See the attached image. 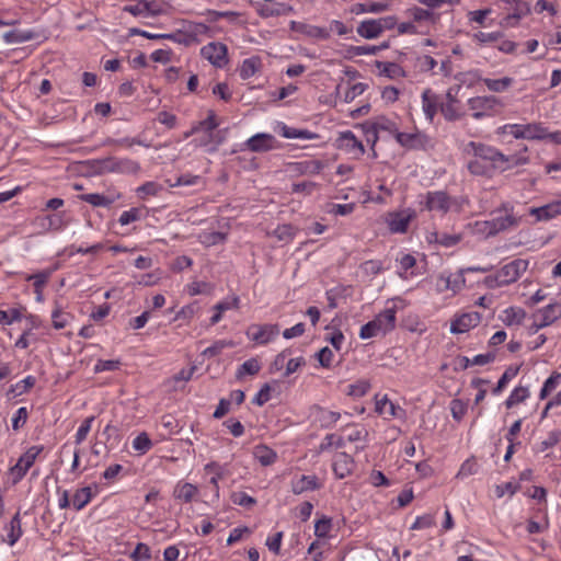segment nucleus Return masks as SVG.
I'll use <instances>...</instances> for the list:
<instances>
[{
    "instance_id": "46",
    "label": "nucleus",
    "mask_w": 561,
    "mask_h": 561,
    "mask_svg": "<svg viewBox=\"0 0 561 561\" xmlns=\"http://www.w3.org/2000/svg\"><path fill=\"white\" fill-rule=\"evenodd\" d=\"M468 170L473 175H490L495 169L485 161L473 159L468 162Z\"/></svg>"
},
{
    "instance_id": "39",
    "label": "nucleus",
    "mask_w": 561,
    "mask_h": 561,
    "mask_svg": "<svg viewBox=\"0 0 561 561\" xmlns=\"http://www.w3.org/2000/svg\"><path fill=\"white\" fill-rule=\"evenodd\" d=\"M389 8L388 2H368V3H357L353 10L356 14L360 13H381L387 11Z\"/></svg>"
},
{
    "instance_id": "53",
    "label": "nucleus",
    "mask_w": 561,
    "mask_h": 561,
    "mask_svg": "<svg viewBox=\"0 0 561 561\" xmlns=\"http://www.w3.org/2000/svg\"><path fill=\"white\" fill-rule=\"evenodd\" d=\"M407 14L415 22L434 21L433 12L419 7L408 9Z\"/></svg>"
},
{
    "instance_id": "23",
    "label": "nucleus",
    "mask_w": 561,
    "mask_h": 561,
    "mask_svg": "<svg viewBox=\"0 0 561 561\" xmlns=\"http://www.w3.org/2000/svg\"><path fill=\"white\" fill-rule=\"evenodd\" d=\"M380 130L389 131V133L393 134L394 137H396V134L399 133L396 124L392 121H390L386 117H378L374 122L371 127L366 130L367 141H371L373 147L376 145V142L378 140V133Z\"/></svg>"
},
{
    "instance_id": "28",
    "label": "nucleus",
    "mask_w": 561,
    "mask_h": 561,
    "mask_svg": "<svg viewBox=\"0 0 561 561\" xmlns=\"http://www.w3.org/2000/svg\"><path fill=\"white\" fill-rule=\"evenodd\" d=\"M526 312L520 307H508L504 309L500 316L501 321L507 325H519L524 321Z\"/></svg>"
},
{
    "instance_id": "64",
    "label": "nucleus",
    "mask_w": 561,
    "mask_h": 561,
    "mask_svg": "<svg viewBox=\"0 0 561 561\" xmlns=\"http://www.w3.org/2000/svg\"><path fill=\"white\" fill-rule=\"evenodd\" d=\"M561 440V431L554 430L548 433L547 437L540 443L539 450L545 451L552 448Z\"/></svg>"
},
{
    "instance_id": "55",
    "label": "nucleus",
    "mask_w": 561,
    "mask_h": 561,
    "mask_svg": "<svg viewBox=\"0 0 561 561\" xmlns=\"http://www.w3.org/2000/svg\"><path fill=\"white\" fill-rule=\"evenodd\" d=\"M231 501L233 504L243 507H252L256 504V500L253 496L241 491L233 492L231 494Z\"/></svg>"
},
{
    "instance_id": "42",
    "label": "nucleus",
    "mask_w": 561,
    "mask_h": 561,
    "mask_svg": "<svg viewBox=\"0 0 561 561\" xmlns=\"http://www.w3.org/2000/svg\"><path fill=\"white\" fill-rule=\"evenodd\" d=\"M218 125L219 124L217 122L215 113L209 112L207 118L199 122L197 126H194L190 133H186L185 137H188L190 135L195 134L199 130H203L210 135L213 130L218 127Z\"/></svg>"
},
{
    "instance_id": "31",
    "label": "nucleus",
    "mask_w": 561,
    "mask_h": 561,
    "mask_svg": "<svg viewBox=\"0 0 561 561\" xmlns=\"http://www.w3.org/2000/svg\"><path fill=\"white\" fill-rule=\"evenodd\" d=\"M279 129H280V135L287 139L311 140V139L318 138L317 134H314L308 129H298V128L289 127L284 123L279 124Z\"/></svg>"
},
{
    "instance_id": "26",
    "label": "nucleus",
    "mask_w": 561,
    "mask_h": 561,
    "mask_svg": "<svg viewBox=\"0 0 561 561\" xmlns=\"http://www.w3.org/2000/svg\"><path fill=\"white\" fill-rule=\"evenodd\" d=\"M122 195L119 193L117 194H110V195H103L99 193H88L80 195V199L94 206V207H110L113 203H115L117 199H119Z\"/></svg>"
},
{
    "instance_id": "52",
    "label": "nucleus",
    "mask_w": 561,
    "mask_h": 561,
    "mask_svg": "<svg viewBox=\"0 0 561 561\" xmlns=\"http://www.w3.org/2000/svg\"><path fill=\"white\" fill-rule=\"evenodd\" d=\"M518 367H508L499 379L496 387L493 389V394H499L517 374Z\"/></svg>"
},
{
    "instance_id": "4",
    "label": "nucleus",
    "mask_w": 561,
    "mask_h": 561,
    "mask_svg": "<svg viewBox=\"0 0 561 561\" xmlns=\"http://www.w3.org/2000/svg\"><path fill=\"white\" fill-rule=\"evenodd\" d=\"M491 215L497 233L515 229L522 222V216L514 211V206L508 202L502 203Z\"/></svg>"
},
{
    "instance_id": "7",
    "label": "nucleus",
    "mask_w": 561,
    "mask_h": 561,
    "mask_svg": "<svg viewBox=\"0 0 561 561\" xmlns=\"http://www.w3.org/2000/svg\"><path fill=\"white\" fill-rule=\"evenodd\" d=\"M501 106L502 102L494 95L474 96L468 100V107L472 111L474 119H481L491 115Z\"/></svg>"
},
{
    "instance_id": "20",
    "label": "nucleus",
    "mask_w": 561,
    "mask_h": 561,
    "mask_svg": "<svg viewBox=\"0 0 561 561\" xmlns=\"http://www.w3.org/2000/svg\"><path fill=\"white\" fill-rule=\"evenodd\" d=\"M321 486V482L314 474H302L294 478L290 482L291 492L297 495L319 490Z\"/></svg>"
},
{
    "instance_id": "32",
    "label": "nucleus",
    "mask_w": 561,
    "mask_h": 561,
    "mask_svg": "<svg viewBox=\"0 0 561 561\" xmlns=\"http://www.w3.org/2000/svg\"><path fill=\"white\" fill-rule=\"evenodd\" d=\"M262 67V59L259 56H251L242 61L239 76L241 79L247 80L253 77Z\"/></svg>"
},
{
    "instance_id": "10",
    "label": "nucleus",
    "mask_w": 561,
    "mask_h": 561,
    "mask_svg": "<svg viewBox=\"0 0 561 561\" xmlns=\"http://www.w3.org/2000/svg\"><path fill=\"white\" fill-rule=\"evenodd\" d=\"M397 142L408 150H425L431 146L430 137L423 131L415 130L414 133L396 134Z\"/></svg>"
},
{
    "instance_id": "44",
    "label": "nucleus",
    "mask_w": 561,
    "mask_h": 561,
    "mask_svg": "<svg viewBox=\"0 0 561 561\" xmlns=\"http://www.w3.org/2000/svg\"><path fill=\"white\" fill-rule=\"evenodd\" d=\"M162 190L163 187L161 184L153 181H148L137 187L136 193L139 198L145 199L148 196H157L160 192H162Z\"/></svg>"
},
{
    "instance_id": "8",
    "label": "nucleus",
    "mask_w": 561,
    "mask_h": 561,
    "mask_svg": "<svg viewBox=\"0 0 561 561\" xmlns=\"http://www.w3.org/2000/svg\"><path fill=\"white\" fill-rule=\"evenodd\" d=\"M43 446H32L30 447L18 460V462L11 467L10 472L13 477V482L16 483L21 481L28 469L34 465L38 455L43 451Z\"/></svg>"
},
{
    "instance_id": "50",
    "label": "nucleus",
    "mask_w": 561,
    "mask_h": 561,
    "mask_svg": "<svg viewBox=\"0 0 561 561\" xmlns=\"http://www.w3.org/2000/svg\"><path fill=\"white\" fill-rule=\"evenodd\" d=\"M71 318L72 317L70 313L62 311L59 307H56L55 310L51 312L54 329H64L65 327H67Z\"/></svg>"
},
{
    "instance_id": "14",
    "label": "nucleus",
    "mask_w": 561,
    "mask_h": 561,
    "mask_svg": "<svg viewBox=\"0 0 561 561\" xmlns=\"http://www.w3.org/2000/svg\"><path fill=\"white\" fill-rule=\"evenodd\" d=\"M375 411L378 415L389 421L392 419H403L405 411L394 402H392L387 394L375 397Z\"/></svg>"
},
{
    "instance_id": "16",
    "label": "nucleus",
    "mask_w": 561,
    "mask_h": 561,
    "mask_svg": "<svg viewBox=\"0 0 561 561\" xmlns=\"http://www.w3.org/2000/svg\"><path fill=\"white\" fill-rule=\"evenodd\" d=\"M244 145L252 152H265L276 148V139L272 134L259 133L250 137Z\"/></svg>"
},
{
    "instance_id": "34",
    "label": "nucleus",
    "mask_w": 561,
    "mask_h": 561,
    "mask_svg": "<svg viewBox=\"0 0 561 561\" xmlns=\"http://www.w3.org/2000/svg\"><path fill=\"white\" fill-rule=\"evenodd\" d=\"M253 456L264 467L273 465L277 459L276 451L266 445L255 446Z\"/></svg>"
},
{
    "instance_id": "25",
    "label": "nucleus",
    "mask_w": 561,
    "mask_h": 561,
    "mask_svg": "<svg viewBox=\"0 0 561 561\" xmlns=\"http://www.w3.org/2000/svg\"><path fill=\"white\" fill-rule=\"evenodd\" d=\"M474 77L484 83L486 89L494 93H502L507 91L514 83V79L511 77H503L500 79L482 78L479 76V71L472 72Z\"/></svg>"
},
{
    "instance_id": "9",
    "label": "nucleus",
    "mask_w": 561,
    "mask_h": 561,
    "mask_svg": "<svg viewBox=\"0 0 561 561\" xmlns=\"http://www.w3.org/2000/svg\"><path fill=\"white\" fill-rule=\"evenodd\" d=\"M201 55L217 68H222L228 64V48L219 42H211L203 46Z\"/></svg>"
},
{
    "instance_id": "37",
    "label": "nucleus",
    "mask_w": 561,
    "mask_h": 561,
    "mask_svg": "<svg viewBox=\"0 0 561 561\" xmlns=\"http://www.w3.org/2000/svg\"><path fill=\"white\" fill-rule=\"evenodd\" d=\"M93 493L91 486L78 489L72 496V506L76 511L84 508L92 500Z\"/></svg>"
},
{
    "instance_id": "18",
    "label": "nucleus",
    "mask_w": 561,
    "mask_h": 561,
    "mask_svg": "<svg viewBox=\"0 0 561 561\" xmlns=\"http://www.w3.org/2000/svg\"><path fill=\"white\" fill-rule=\"evenodd\" d=\"M422 111L428 122H433L434 117L440 111V98L431 89H425L422 92Z\"/></svg>"
},
{
    "instance_id": "11",
    "label": "nucleus",
    "mask_w": 561,
    "mask_h": 561,
    "mask_svg": "<svg viewBox=\"0 0 561 561\" xmlns=\"http://www.w3.org/2000/svg\"><path fill=\"white\" fill-rule=\"evenodd\" d=\"M466 286L465 270L456 273H440L437 277L436 287L438 291L450 290L454 294L459 293Z\"/></svg>"
},
{
    "instance_id": "15",
    "label": "nucleus",
    "mask_w": 561,
    "mask_h": 561,
    "mask_svg": "<svg viewBox=\"0 0 561 561\" xmlns=\"http://www.w3.org/2000/svg\"><path fill=\"white\" fill-rule=\"evenodd\" d=\"M414 216V210L405 208L400 211L389 213L386 221L392 233H404Z\"/></svg>"
},
{
    "instance_id": "63",
    "label": "nucleus",
    "mask_w": 561,
    "mask_h": 561,
    "mask_svg": "<svg viewBox=\"0 0 561 561\" xmlns=\"http://www.w3.org/2000/svg\"><path fill=\"white\" fill-rule=\"evenodd\" d=\"M450 412L456 421H461L467 413V404L460 399H454L450 401Z\"/></svg>"
},
{
    "instance_id": "45",
    "label": "nucleus",
    "mask_w": 561,
    "mask_h": 561,
    "mask_svg": "<svg viewBox=\"0 0 561 561\" xmlns=\"http://www.w3.org/2000/svg\"><path fill=\"white\" fill-rule=\"evenodd\" d=\"M94 420L95 416L91 415L81 422L80 426L77 430V433L75 434V444L77 446L81 445L87 439Z\"/></svg>"
},
{
    "instance_id": "5",
    "label": "nucleus",
    "mask_w": 561,
    "mask_h": 561,
    "mask_svg": "<svg viewBox=\"0 0 561 561\" xmlns=\"http://www.w3.org/2000/svg\"><path fill=\"white\" fill-rule=\"evenodd\" d=\"M99 171L119 174H137L140 164L129 158L107 157L99 160Z\"/></svg>"
},
{
    "instance_id": "41",
    "label": "nucleus",
    "mask_w": 561,
    "mask_h": 561,
    "mask_svg": "<svg viewBox=\"0 0 561 561\" xmlns=\"http://www.w3.org/2000/svg\"><path fill=\"white\" fill-rule=\"evenodd\" d=\"M22 527H21V518L20 513H16L10 520L9 524V533H8V543L9 546H14L16 541L22 536Z\"/></svg>"
},
{
    "instance_id": "6",
    "label": "nucleus",
    "mask_w": 561,
    "mask_h": 561,
    "mask_svg": "<svg viewBox=\"0 0 561 561\" xmlns=\"http://www.w3.org/2000/svg\"><path fill=\"white\" fill-rule=\"evenodd\" d=\"M454 207L459 208L457 199L450 197L445 191H432L425 194L424 208L428 211L446 215Z\"/></svg>"
},
{
    "instance_id": "58",
    "label": "nucleus",
    "mask_w": 561,
    "mask_h": 561,
    "mask_svg": "<svg viewBox=\"0 0 561 561\" xmlns=\"http://www.w3.org/2000/svg\"><path fill=\"white\" fill-rule=\"evenodd\" d=\"M124 12H128L134 16H147L149 13H152L149 7V3H137V4H128L123 8Z\"/></svg>"
},
{
    "instance_id": "3",
    "label": "nucleus",
    "mask_w": 561,
    "mask_h": 561,
    "mask_svg": "<svg viewBox=\"0 0 561 561\" xmlns=\"http://www.w3.org/2000/svg\"><path fill=\"white\" fill-rule=\"evenodd\" d=\"M466 152L473 154L476 159L488 162L493 169H499L501 171L510 169V165H507L508 158H506V156L499 149L490 145L470 141L466 146Z\"/></svg>"
},
{
    "instance_id": "29",
    "label": "nucleus",
    "mask_w": 561,
    "mask_h": 561,
    "mask_svg": "<svg viewBox=\"0 0 561 561\" xmlns=\"http://www.w3.org/2000/svg\"><path fill=\"white\" fill-rule=\"evenodd\" d=\"M458 100L451 94L450 91L446 93V102L440 104V113L446 121L454 122L459 119L460 114L458 111Z\"/></svg>"
},
{
    "instance_id": "48",
    "label": "nucleus",
    "mask_w": 561,
    "mask_h": 561,
    "mask_svg": "<svg viewBox=\"0 0 561 561\" xmlns=\"http://www.w3.org/2000/svg\"><path fill=\"white\" fill-rule=\"evenodd\" d=\"M152 447L149 435L145 432L140 433L133 439V448L140 455L148 453Z\"/></svg>"
},
{
    "instance_id": "47",
    "label": "nucleus",
    "mask_w": 561,
    "mask_h": 561,
    "mask_svg": "<svg viewBox=\"0 0 561 561\" xmlns=\"http://www.w3.org/2000/svg\"><path fill=\"white\" fill-rule=\"evenodd\" d=\"M50 275H51V272L48 270L41 271L36 274H31V275L26 276V280L33 282L35 293L38 296H41L42 289H43L44 285L47 283V280L49 279Z\"/></svg>"
},
{
    "instance_id": "40",
    "label": "nucleus",
    "mask_w": 561,
    "mask_h": 561,
    "mask_svg": "<svg viewBox=\"0 0 561 561\" xmlns=\"http://www.w3.org/2000/svg\"><path fill=\"white\" fill-rule=\"evenodd\" d=\"M529 397L528 387L517 386L513 389L508 398L505 400V405L507 409L524 402Z\"/></svg>"
},
{
    "instance_id": "12",
    "label": "nucleus",
    "mask_w": 561,
    "mask_h": 561,
    "mask_svg": "<svg viewBox=\"0 0 561 561\" xmlns=\"http://www.w3.org/2000/svg\"><path fill=\"white\" fill-rule=\"evenodd\" d=\"M335 146L355 158H359L365 152L362 141L351 130L341 131L335 140Z\"/></svg>"
},
{
    "instance_id": "43",
    "label": "nucleus",
    "mask_w": 561,
    "mask_h": 561,
    "mask_svg": "<svg viewBox=\"0 0 561 561\" xmlns=\"http://www.w3.org/2000/svg\"><path fill=\"white\" fill-rule=\"evenodd\" d=\"M261 370V364L257 358H250L239 366L236 377L241 379L245 375H256Z\"/></svg>"
},
{
    "instance_id": "17",
    "label": "nucleus",
    "mask_w": 561,
    "mask_h": 561,
    "mask_svg": "<svg viewBox=\"0 0 561 561\" xmlns=\"http://www.w3.org/2000/svg\"><path fill=\"white\" fill-rule=\"evenodd\" d=\"M481 321L480 313L472 311L462 313L450 323V332L454 334L468 332L470 329L476 328Z\"/></svg>"
},
{
    "instance_id": "21",
    "label": "nucleus",
    "mask_w": 561,
    "mask_h": 561,
    "mask_svg": "<svg viewBox=\"0 0 561 561\" xmlns=\"http://www.w3.org/2000/svg\"><path fill=\"white\" fill-rule=\"evenodd\" d=\"M355 468L354 459L346 453H339L332 463V469L337 479L351 476Z\"/></svg>"
},
{
    "instance_id": "54",
    "label": "nucleus",
    "mask_w": 561,
    "mask_h": 561,
    "mask_svg": "<svg viewBox=\"0 0 561 561\" xmlns=\"http://www.w3.org/2000/svg\"><path fill=\"white\" fill-rule=\"evenodd\" d=\"M473 41L477 42L479 45H486L491 43H495L499 39L503 37V34L501 32H478L473 34Z\"/></svg>"
},
{
    "instance_id": "33",
    "label": "nucleus",
    "mask_w": 561,
    "mask_h": 561,
    "mask_svg": "<svg viewBox=\"0 0 561 561\" xmlns=\"http://www.w3.org/2000/svg\"><path fill=\"white\" fill-rule=\"evenodd\" d=\"M2 37L7 44H21L34 39L36 33L31 30H12L5 32Z\"/></svg>"
},
{
    "instance_id": "24",
    "label": "nucleus",
    "mask_w": 561,
    "mask_h": 561,
    "mask_svg": "<svg viewBox=\"0 0 561 561\" xmlns=\"http://www.w3.org/2000/svg\"><path fill=\"white\" fill-rule=\"evenodd\" d=\"M528 214L535 217V221H547L561 215V204L553 201L540 207H531Z\"/></svg>"
},
{
    "instance_id": "49",
    "label": "nucleus",
    "mask_w": 561,
    "mask_h": 561,
    "mask_svg": "<svg viewBox=\"0 0 561 561\" xmlns=\"http://www.w3.org/2000/svg\"><path fill=\"white\" fill-rule=\"evenodd\" d=\"M234 343L228 340H218L210 346L203 351V355L206 357H214L219 355L225 348L233 347Z\"/></svg>"
},
{
    "instance_id": "2",
    "label": "nucleus",
    "mask_w": 561,
    "mask_h": 561,
    "mask_svg": "<svg viewBox=\"0 0 561 561\" xmlns=\"http://www.w3.org/2000/svg\"><path fill=\"white\" fill-rule=\"evenodd\" d=\"M496 135L512 136L514 139L545 140L546 126L540 122L527 124H505L497 127Z\"/></svg>"
},
{
    "instance_id": "27",
    "label": "nucleus",
    "mask_w": 561,
    "mask_h": 561,
    "mask_svg": "<svg viewBox=\"0 0 561 561\" xmlns=\"http://www.w3.org/2000/svg\"><path fill=\"white\" fill-rule=\"evenodd\" d=\"M396 313L397 310L394 307H392L385 309L374 318V321L376 322L377 327H379L382 334H386L394 329L397 320Z\"/></svg>"
},
{
    "instance_id": "61",
    "label": "nucleus",
    "mask_w": 561,
    "mask_h": 561,
    "mask_svg": "<svg viewBox=\"0 0 561 561\" xmlns=\"http://www.w3.org/2000/svg\"><path fill=\"white\" fill-rule=\"evenodd\" d=\"M304 34H306L309 37L325 41L330 37V32L328 28L317 26V25H308L306 26V31H304Z\"/></svg>"
},
{
    "instance_id": "30",
    "label": "nucleus",
    "mask_w": 561,
    "mask_h": 561,
    "mask_svg": "<svg viewBox=\"0 0 561 561\" xmlns=\"http://www.w3.org/2000/svg\"><path fill=\"white\" fill-rule=\"evenodd\" d=\"M357 34L366 39H374L377 38L381 32H380V24L378 23L377 19H368L362 21L357 28Z\"/></svg>"
},
{
    "instance_id": "19",
    "label": "nucleus",
    "mask_w": 561,
    "mask_h": 561,
    "mask_svg": "<svg viewBox=\"0 0 561 561\" xmlns=\"http://www.w3.org/2000/svg\"><path fill=\"white\" fill-rule=\"evenodd\" d=\"M557 307V305H548L538 310L537 314L535 316L536 320L529 327V333L535 334L540 329L552 324L558 319V314L556 313Z\"/></svg>"
},
{
    "instance_id": "51",
    "label": "nucleus",
    "mask_w": 561,
    "mask_h": 561,
    "mask_svg": "<svg viewBox=\"0 0 561 561\" xmlns=\"http://www.w3.org/2000/svg\"><path fill=\"white\" fill-rule=\"evenodd\" d=\"M332 529V519L328 516H322L314 524V535L318 538H324Z\"/></svg>"
},
{
    "instance_id": "38",
    "label": "nucleus",
    "mask_w": 561,
    "mask_h": 561,
    "mask_svg": "<svg viewBox=\"0 0 561 561\" xmlns=\"http://www.w3.org/2000/svg\"><path fill=\"white\" fill-rule=\"evenodd\" d=\"M561 383V373L553 371L543 382L540 392L539 399L545 400L548 398L550 393H552Z\"/></svg>"
},
{
    "instance_id": "62",
    "label": "nucleus",
    "mask_w": 561,
    "mask_h": 561,
    "mask_svg": "<svg viewBox=\"0 0 561 561\" xmlns=\"http://www.w3.org/2000/svg\"><path fill=\"white\" fill-rule=\"evenodd\" d=\"M360 270L367 276H375L382 270V263L378 260H367L360 264Z\"/></svg>"
},
{
    "instance_id": "57",
    "label": "nucleus",
    "mask_w": 561,
    "mask_h": 561,
    "mask_svg": "<svg viewBox=\"0 0 561 561\" xmlns=\"http://www.w3.org/2000/svg\"><path fill=\"white\" fill-rule=\"evenodd\" d=\"M202 178L199 175H194L190 173L182 174L176 178L175 182H169L170 187L176 186H192L196 185L201 182Z\"/></svg>"
},
{
    "instance_id": "13",
    "label": "nucleus",
    "mask_w": 561,
    "mask_h": 561,
    "mask_svg": "<svg viewBox=\"0 0 561 561\" xmlns=\"http://www.w3.org/2000/svg\"><path fill=\"white\" fill-rule=\"evenodd\" d=\"M279 334L277 324H252L247 330V336L257 344H267Z\"/></svg>"
},
{
    "instance_id": "35",
    "label": "nucleus",
    "mask_w": 561,
    "mask_h": 561,
    "mask_svg": "<svg viewBox=\"0 0 561 561\" xmlns=\"http://www.w3.org/2000/svg\"><path fill=\"white\" fill-rule=\"evenodd\" d=\"M376 67L380 75L390 79L402 78L405 76L403 68L396 62L376 61Z\"/></svg>"
},
{
    "instance_id": "1",
    "label": "nucleus",
    "mask_w": 561,
    "mask_h": 561,
    "mask_svg": "<svg viewBox=\"0 0 561 561\" xmlns=\"http://www.w3.org/2000/svg\"><path fill=\"white\" fill-rule=\"evenodd\" d=\"M529 262L524 259H515L503 265L495 274L488 275L483 284L491 289L507 286L518 280L527 271Z\"/></svg>"
},
{
    "instance_id": "36",
    "label": "nucleus",
    "mask_w": 561,
    "mask_h": 561,
    "mask_svg": "<svg viewBox=\"0 0 561 561\" xmlns=\"http://www.w3.org/2000/svg\"><path fill=\"white\" fill-rule=\"evenodd\" d=\"M341 414L335 411H330L323 408L317 409L316 420L323 428H331L340 420Z\"/></svg>"
},
{
    "instance_id": "56",
    "label": "nucleus",
    "mask_w": 561,
    "mask_h": 561,
    "mask_svg": "<svg viewBox=\"0 0 561 561\" xmlns=\"http://www.w3.org/2000/svg\"><path fill=\"white\" fill-rule=\"evenodd\" d=\"M461 240V236L460 234H450V233H446V232H442V233H435V241L442 245V247H445V248H451L456 244H458Z\"/></svg>"
},
{
    "instance_id": "22",
    "label": "nucleus",
    "mask_w": 561,
    "mask_h": 561,
    "mask_svg": "<svg viewBox=\"0 0 561 561\" xmlns=\"http://www.w3.org/2000/svg\"><path fill=\"white\" fill-rule=\"evenodd\" d=\"M199 494V489L197 485L179 481L173 489V497L181 503L188 504L193 501H197V496Z\"/></svg>"
},
{
    "instance_id": "59",
    "label": "nucleus",
    "mask_w": 561,
    "mask_h": 561,
    "mask_svg": "<svg viewBox=\"0 0 561 561\" xmlns=\"http://www.w3.org/2000/svg\"><path fill=\"white\" fill-rule=\"evenodd\" d=\"M141 218V209L137 207H133L129 210H125L121 214L118 218V222L122 226L129 225L134 221H137Z\"/></svg>"
},
{
    "instance_id": "60",
    "label": "nucleus",
    "mask_w": 561,
    "mask_h": 561,
    "mask_svg": "<svg viewBox=\"0 0 561 561\" xmlns=\"http://www.w3.org/2000/svg\"><path fill=\"white\" fill-rule=\"evenodd\" d=\"M476 231L484 234L485 237H493L497 234L495 226H493L492 219L481 220L474 224Z\"/></svg>"
}]
</instances>
